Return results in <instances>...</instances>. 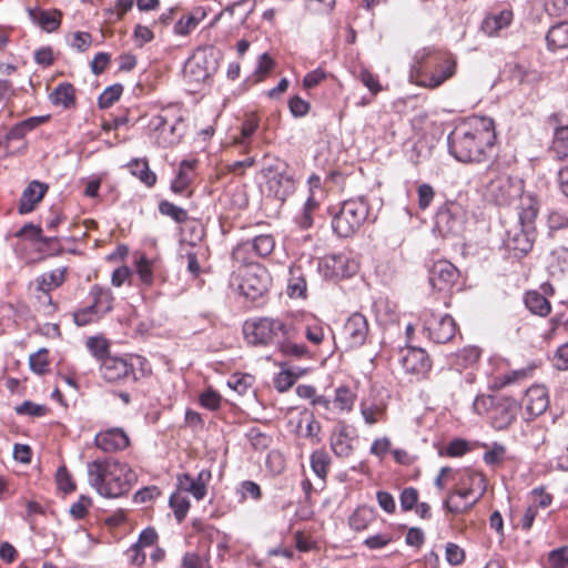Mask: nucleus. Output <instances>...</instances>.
<instances>
[{"mask_svg": "<svg viewBox=\"0 0 568 568\" xmlns=\"http://www.w3.org/2000/svg\"><path fill=\"white\" fill-rule=\"evenodd\" d=\"M469 450L470 446L468 442L462 438H456L448 443L444 452H440V455H446L448 457H460Z\"/></svg>", "mask_w": 568, "mask_h": 568, "instance_id": "nucleus-59", "label": "nucleus"}, {"mask_svg": "<svg viewBox=\"0 0 568 568\" xmlns=\"http://www.w3.org/2000/svg\"><path fill=\"white\" fill-rule=\"evenodd\" d=\"M353 428L345 422L339 420L332 429L329 444L337 457H348L353 452Z\"/></svg>", "mask_w": 568, "mask_h": 568, "instance_id": "nucleus-17", "label": "nucleus"}, {"mask_svg": "<svg viewBox=\"0 0 568 568\" xmlns=\"http://www.w3.org/2000/svg\"><path fill=\"white\" fill-rule=\"evenodd\" d=\"M275 247V240L271 234H261L252 240L239 243L232 251L233 260L246 263L251 258L246 254L256 257L268 256Z\"/></svg>", "mask_w": 568, "mask_h": 568, "instance_id": "nucleus-11", "label": "nucleus"}, {"mask_svg": "<svg viewBox=\"0 0 568 568\" xmlns=\"http://www.w3.org/2000/svg\"><path fill=\"white\" fill-rule=\"evenodd\" d=\"M212 479L211 470L202 469L196 477L190 474L178 476L179 489L184 494H191L196 500H202L207 494V485Z\"/></svg>", "mask_w": 568, "mask_h": 568, "instance_id": "nucleus-16", "label": "nucleus"}, {"mask_svg": "<svg viewBox=\"0 0 568 568\" xmlns=\"http://www.w3.org/2000/svg\"><path fill=\"white\" fill-rule=\"evenodd\" d=\"M535 368H536L535 364H529L524 368L515 369V371L506 373L501 376H498L495 379V386L497 388H503L505 386L516 384L524 379H527L532 375V372L535 371Z\"/></svg>", "mask_w": 568, "mask_h": 568, "instance_id": "nucleus-37", "label": "nucleus"}, {"mask_svg": "<svg viewBox=\"0 0 568 568\" xmlns=\"http://www.w3.org/2000/svg\"><path fill=\"white\" fill-rule=\"evenodd\" d=\"M63 281V272L62 271H52L49 273L42 274L38 278V290L43 292L49 300L50 296L48 295L49 291L58 287Z\"/></svg>", "mask_w": 568, "mask_h": 568, "instance_id": "nucleus-45", "label": "nucleus"}, {"mask_svg": "<svg viewBox=\"0 0 568 568\" xmlns=\"http://www.w3.org/2000/svg\"><path fill=\"white\" fill-rule=\"evenodd\" d=\"M413 61L410 77L425 88H438L456 72L454 55L435 48L426 47L417 50Z\"/></svg>", "mask_w": 568, "mask_h": 568, "instance_id": "nucleus-3", "label": "nucleus"}, {"mask_svg": "<svg viewBox=\"0 0 568 568\" xmlns=\"http://www.w3.org/2000/svg\"><path fill=\"white\" fill-rule=\"evenodd\" d=\"M92 43V36L89 32L77 31L71 34L69 44L79 52L87 51Z\"/></svg>", "mask_w": 568, "mask_h": 568, "instance_id": "nucleus-60", "label": "nucleus"}, {"mask_svg": "<svg viewBox=\"0 0 568 568\" xmlns=\"http://www.w3.org/2000/svg\"><path fill=\"white\" fill-rule=\"evenodd\" d=\"M87 475L90 487L105 498L126 495L138 479L129 464L113 457L97 458L88 463Z\"/></svg>", "mask_w": 568, "mask_h": 568, "instance_id": "nucleus-2", "label": "nucleus"}, {"mask_svg": "<svg viewBox=\"0 0 568 568\" xmlns=\"http://www.w3.org/2000/svg\"><path fill=\"white\" fill-rule=\"evenodd\" d=\"M385 413L383 404L362 402L361 414L366 424L373 425L382 419Z\"/></svg>", "mask_w": 568, "mask_h": 568, "instance_id": "nucleus-46", "label": "nucleus"}, {"mask_svg": "<svg viewBox=\"0 0 568 568\" xmlns=\"http://www.w3.org/2000/svg\"><path fill=\"white\" fill-rule=\"evenodd\" d=\"M526 307L536 315L546 316L550 313L549 301L537 291L527 292L525 295Z\"/></svg>", "mask_w": 568, "mask_h": 568, "instance_id": "nucleus-36", "label": "nucleus"}, {"mask_svg": "<svg viewBox=\"0 0 568 568\" xmlns=\"http://www.w3.org/2000/svg\"><path fill=\"white\" fill-rule=\"evenodd\" d=\"M538 213V203L531 197L527 196L521 202V207L518 213L519 227L536 232L535 220Z\"/></svg>", "mask_w": 568, "mask_h": 568, "instance_id": "nucleus-33", "label": "nucleus"}, {"mask_svg": "<svg viewBox=\"0 0 568 568\" xmlns=\"http://www.w3.org/2000/svg\"><path fill=\"white\" fill-rule=\"evenodd\" d=\"M524 400L526 409L531 416L541 415L549 404L547 390L540 385L528 388Z\"/></svg>", "mask_w": 568, "mask_h": 568, "instance_id": "nucleus-25", "label": "nucleus"}, {"mask_svg": "<svg viewBox=\"0 0 568 568\" xmlns=\"http://www.w3.org/2000/svg\"><path fill=\"white\" fill-rule=\"evenodd\" d=\"M254 377L250 374H234L227 385L240 395H244L253 385Z\"/></svg>", "mask_w": 568, "mask_h": 568, "instance_id": "nucleus-55", "label": "nucleus"}, {"mask_svg": "<svg viewBox=\"0 0 568 568\" xmlns=\"http://www.w3.org/2000/svg\"><path fill=\"white\" fill-rule=\"evenodd\" d=\"M239 491L241 494V499L245 500L246 498H252L253 500H260L262 497L261 487L252 480H244L241 483Z\"/></svg>", "mask_w": 568, "mask_h": 568, "instance_id": "nucleus-62", "label": "nucleus"}, {"mask_svg": "<svg viewBox=\"0 0 568 568\" xmlns=\"http://www.w3.org/2000/svg\"><path fill=\"white\" fill-rule=\"evenodd\" d=\"M159 211L161 214L171 217L176 223H184L187 220V212L183 207H180L169 201H162L159 204Z\"/></svg>", "mask_w": 568, "mask_h": 568, "instance_id": "nucleus-52", "label": "nucleus"}, {"mask_svg": "<svg viewBox=\"0 0 568 568\" xmlns=\"http://www.w3.org/2000/svg\"><path fill=\"white\" fill-rule=\"evenodd\" d=\"M406 373L423 375L430 368V361L423 348L406 347L402 351L399 359Z\"/></svg>", "mask_w": 568, "mask_h": 568, "instance_id": "nucleus-20", "label": "nucleus"}, {"mask_svg": "<svg viewBox=\"0 0 568 568\" xmlns=\"http://www.w3.org/2000/svg\"><path fill=\"white\" fill-rule=\"evenodd\" d=\"M296 394L298 397L310 399L313 406L328 410L331 408V399L324 395H317L316 388L312 385H298L296 387Z\"/></svg>", "mask_w": 568, "mask_h": 568, "instance_id": "nucleus-40", "label": "nucleus"}, {"mask_svg": "<svg viewBox=\"0 0 568 568\" xmlns=\"http://www.w3.org/2000/svg\"><path fill=\"white\" fill-rule=\"evenodd\" d=\"M43 121V118L33 116L17 123L7 134L9 140L22 139L28 132L33 130Z\"/></svg>", "mask_w": 568, "mask_h": 568, "instance_id": "nucleus-47", "label": "nucleus"}, {"mask_svg": "<svg viewBox=\"0 0 568 568\" xmlns=\"http://www.w3.org/2000/svg\"><path fill=\"white\" fill-rule=\"evenodd\" d=\"M123 92L121 84H113L104 89L98 99V104L101 109L110 108L115 101H118Z\"/></svg>", "mask_w": 568, "mask_h": 568, "instance_id": "nucleus-54", "label": "nucleus"}, {"mask_svg": "<svg viewBox=\"0 0 568 568\" xmlns=\"http://www.w3.org/2000/svg\"><path fill=\"white\" fill-rule=\"evenodd\" d=\"M128 168L130 173L148 187H152L156 183V174L150 170L146 159H133Z\"/></svg>", "mask_w": 568, "mask_h": 568, "instance_id": "nucleus-34", "label": "nucleus"}, {"mask_svg": "<svg viewBox=\"0 0 568 568\" xmlns=\"http://www.w3.org/2000/svg\"><path fill=\"white\" fill-rule=\"evenodd\" d=\"M329 464H331V458L324 449H317L312 453L311 468L318 478H321V479L326 478Z\"/></svg>", "mask_w": 568, "mask_h": 568, "instance_id": "nucleus-42", "label": "nucleus"}, {"mask_svg": "<svg viewBox=\"0 0 568 568\" xmlns=\"http://www.w3.org/2000/svg\"><path fill=\"white\" fill-rule=\"evenodd\" d=\"M94 445L104 453H114L125 449L130 439L122 428H110L99 432L94 437Z\"/></svg>", "mask_w": 568, "mask_h": 568, "instance_id": "nucleus-19", "label": "nucleus"}, {"mask_svg": "<svg viewBox=\"0 0 568 568\" xmlns=\"http://www.w3.org/2000/svg\"><path fill=\"white\" fill-rule=\"evenodd\" d=\"M373 520V513L367 508H357L348 518L349 527L355 531L365 530Z\"/></svg>", "mask_w": 568, "mask_h": 568, "instance_id": "nucleus-48", "label": "nucleus"}, {"mask_svg": "<svg viewBox=\"0 0 568 568\" xmlns=\"http://www.w3.org/2000/svg\"><path fill=\"white\" fill-rule=\"evenodd\" d=\"M300 337V328L296 323L292 326V336H284L276 346L285 356L301 358L307 354V348L303 344L296 343Z\"/></svg>", "mask_w": 568, "mask_h": 568, "instance_id": "nucleus-31", "label": "nucleus"}, {"mask_svg": "<svg viewBox=\"0 0 568 568\" xmlns=\"http://www.w3.org/2000/svg\"><path fill=\"white\" fill-rule=\"evenodd\" d=\"M16 236L24 237L33 242H41L43 244L55 241V237L43 236L41 227L32 223L23 225L19 231H17Z\"/></svg>", "mask_w": 568, "mask_h": 568, "instance_id": "nucleus-50", "label": "nucleus"}, {"mask_svg": "<svg viewBox=\"0 0 568 568\" xmlns=\"http://www.w3.org/2000/svg\"><path fill=\"white\" fill-rule=\"evenodd\" d=\"M546 41L551 51L568 48V21L552 26L546 34Z\"/></svg>", "mask_w": 568, "mask_h": 568, "instance_id": "nucleus-32", "label": "nucleus"}, {"mask_svg": "<svg viewBox=\"0 0 568 568\" xmlns=\"http://www.w3.org/2000/svg\"><path fill=\"white\" fill-rule=\"evenodd\" d=\"M369 220V205L365 197L344 201L332 219V229L339 237L354 235Z\"/></svg>", "mask_w": 568, "mask_h": 568, "instance_id": "nucleus-6", "label": "nucleus"}, {"mask_svg": "<svg viewBox=\"0 0 568 568\" xmlns=\"http://www.w3.org/2000/svg\"><path fill=\"white\" fill-rule=\"evenodd\" d=\"M357 395L349 386L343 384L335 388L331 399V408L325 410L333 414H348L353 410Z\"/></svg>", "mask_w": 568, "mask_h": 568, "instance_id": "nucleus-22", "label": "nucleus"}, {"mask_svg": "<svg viewBox=\"0 0 568 568\" xmlns=\"http://www.w3.org/2000/svg\"><path fill=\"white\" fill-rule=\"evenodd\" d=\"M473 488L458 487L448 493L443 507L452 514L468 511L485 494L486 483L484 476H475L469 484Z\"/></svg>", "mask_w": 568, "mask_h": 568, "instance_id": "nucleus-8", "label": "nucleus"}, {"mask_svg": "<svg viewBox=\"0 0 568 568\" xmlns=\"http://www.w3.org/2000/svg\"><path fill=\"white\" fill-rule=\"evenodd\" d=\"M100 371L106 382L115 383L122 379H135L133 364L123 357H106L100 364Z\"/></svg>", "mask_w": 568, "mask_h": 568, "instance_id": "nucleus-14", "label": "nucleus"}, {"mask_svg": "<svg viewBox=\"0 0 568 568\" xmlns=\"http://www.w3.org/2000/svg\"><path fill=\"white\" fill-rule=\"evenodd\" d=\"M169 504L173 509L176 520L181 523L190 509V500L187 496L179 489V491H175L170 496Z\"/></svg>", "mask_w": 568, "mask_h": 568, "instance_id": "nucleus-44", "label": "nucleus"}, {"mask_svg": "<svg viewBox=\"0 0 568 568\" xmlns=\"http://www.w3.org/2000/svg\"><path fill=\"white\" fill-rule=\"evenodd\" d=\"M516 410L515 404L497 407L495 413H499V416L495 415L493 417L495 427L501 429L510 425L516 418Z\"/></svg>", "mask_w": 568, "mask_h": 568, "instance_id": "nucleus-51", "label": "nucleus"}, {"mask_svg": "<svg viewBox=\"0 0 568 568\" xmlns=\"http://www.w3.org/2000/svg\"><path fill=\"white\" fill-rule=\"evenodd\" d=\"M28 13L34 23L48 32L57 30L61 23V13L57 10L45 11L38 8H29Z\"/></svg>", "mask_w": 568, "mask_h": 568, "instance_id": "nucleus-30", "label": "nucleus"}, {"mask_svg": "<svg viewBox=\"0 0 568 568\" xmlns=\"http://www.w3.org/2000/svg\"><path fill=\"white\" fill-rule=\"evenodd\" d=\"M513 21V11L504 9L496 14L487 16L483 23L481 30L489 37L496 36L500 30L507 28Z\"/></svg>", "mask_w": 568, "mask_h": 568, "instance_id": "nucleus-29", "label": "nucleus"}, {"mask_svg": "<svg viewBox=\"0 0 568 568\" xmlns=\"http://www.w3.org/2000/svg\"><path fill=\"white\" fill-rule=\"evenodd\" d=\"M480 192L487 202L499 206H508L521 196L524 183L518 178L489 166L483 176Z\"/></svg>", "mask_w": 568, "mask_h": 568, "instance_id": "nucleus-4", "label": "nucleus"}, {"mask_svg": "<svg viewBox=\"0 0 568 568\" xmlns=\"http://www.w3.org/2000/svg\"><path fill=\"white\" fill-rule=\"evenodd\" d=\"M506 457V447L499 443H493L485 452L483 459L489 466L499 465Z\"/></svg>", "mask_w": 568, "mask_h": 568, "instance_id": "nucleus-56", "label": "nucleus"}, {"mask_svg": "<svg viewBox=\"0 0 568 568\" xmlns=\"http://www.w3.org/2000/svg\"><path fill=\"white\" fill-rule=\"evenodd\" d=\"M445 558L450 566H460L466 558L465 550L455 542H447Z\"/></svg>", "mask_w": 568, "mask_h": 568, "instance_id": "nucleus-58", "label": "nucleus"}, {"mask_svg": "<svg viewBox=\"0 0 568 568\" xmlns=\"http://www.w3.org/2000/svg\"><path fill=\"white\" fill-rule=\"evenodd\" d=\"M496 141L495 122L489 116H473L448 135L449 153L459 162H481Z\"/></svg>", "mask_w": 568, "mask_h": 568, "instance_id": "nucleus-1", "label": "nucleus"}, {"mask_svg": "<svg viewBox=\"0 0 568 568\" xmlns=\"http://www.w3.org/2000/svg\"><path fill=\"white\" fill-rule=\"evenodd\" d=\"M292 320L280 317H253L244 322L243 334L248 344L277 346L284 336H292Z\"/></svg>", "mask_w": 568, "mask_h": 568, "instance_id": "nucleus-5", "label": "nucleus"}, {"mask_svg": "<svg viewBox=\"0 0 568 568\" xmlns=\"http://www.w3.org/2000/svg\"><path fill=\"white\" fill-rule=\"evenodd\" d=\"M50 99L55 105H61L65 109L72 106L75 100L73 85L70 83L59 84L50 94Z\"/></svg>", "mask_w": 568, "mask_h": 568, "instance_id": "nucleus-39", "label": "nucleus"}, {"mask_svg": "<svg viewBox=\"0 0 568 568\" xmlns=\"http://www.w3.org/2000/svg\"><path fill=\"white\" fill-rule=\"evenodd\" d=\"M551 149L557 159H568V125L556 129Z\"/></svg>", "mask_w": 568, "mask_h": 568, "instance_id": "nucleus-41", "label": "nucleus"}, {"mask_svg": "<svg viewBox=\"0 0 568 568\" xmlns=\"http://www.w3.org/2000/svg\"><path fill=\"white\" fill-rule=\"evenodd\" d=\"M511 80L519 84H535L541 79L540 72L523 63H517L510 70Z\"/></svg>", "mask_w": 568, "mask_h": 568, "instance_id": "nucleus-38", "label": "nucleus"}, {"mask_svg": "<svg viewBox=\"0 0 568 568\" xmlns=\"http://www.w3.org/2000/svg\"><path fill=\"white\" fill-rule=\"evenodd\" d=\"M301 420L305 422L304 430H301V437L310 440L312 445H318L322 442L320 436L321 424L314 417V414L304 409L301 412Z\"/></svg>", "mask_w": 568, "mask_h": 568, "instance_id": "nucleus-35", "label": "nucleus"}, {"mask_svg": "<svg viewBox=\"0 0 568 568\" xmlns=\"http://www.w3.org/2000/svg\"><path fill=\"white\" fill-rule=\"evenodd\" d=\"M418 207L426 210L434 200L435 191L428 183H422L417 187Z\"/></svg>", "mask_w": 568, "mask_h": 568, "instance_id": "nucleus-63", "label": "nucleus"}, {"mask_svg": "<svg viewBox=\"0 0 568 568\" xmlns=\"http://www.w3.org/2000/svg\"><path fill=\"white\" fill-rule=\"evenodd\" d=\"M422 320L424 332L434 343L444 344L455 336L456 323L450 315L424 311Z\"/></svg>", "mask_w": 568, "mask_h": 568, "instance_id": "nucleus-10", "label": "nucleus"}, {"mask_svg": "<svg viewBox=\"0 0 568 568\" xmlns=\"http://www.w3.org/2000/svg\"><path fill=\"white\" fill-rule=\"evenodd\" d=\"M303 375V371L298 369L297 372L292 369H282L274 377V387L280 392H287L295 382Z\"/></svg>", "mask_w": 568, "mask_h": 568, "instance_id": "nucleus-43", "label": "nucleus"}, {"mask_svg": "<svg viewBox=\"0 0 568 568\" xmlns=\"http://www.w3.org/2000/svg\"><path fill=\"white\" fill-rule=\"evenodd\" d=\"M536 239V232L523 227H515L508 232L505 241L506 247L514 252V255L521 257L531 251Z\"/></svg>", "mask_w": 568, "mask_h": 568, "instance_id": "nucleus-21", "label": "nucleus"}, {"mask_svg": "<svg viewBox=\"0 0 568 568\" xmlns=\"http://www.w3.org/2000/svg\"><path fill=\"white\" fill-rule=\"evenodd\" d=\"M464 219L460 215L459 207L452 205L437 215V225L448 233H459L463 229Z\"/></svg>", "mask_w": 568, "mask_h": 568, "instance_id": "nucleus-27", "label": "nucleus"}, {"mask_svg": "<svg viewBox=\"0 0 568 568\" xmlns=\"http://www.w3.org/2000/svg\"><path fill=\"white\" fill-rule=\"evenodd\" d=\"M48 191V185L37 180L29 183L23 190L19 201V212L21 214L30 213L34 210L36 205L43 199Z\"/></svg>", "mask_w": 568, "mask_h": 568, "instance_id": "nucleus-23", "label": "nucleus"}, {"mask_svg": "<svg viewBox=\"0 0 568 568\" xmlns=\"http://www.w3.org/2000/svg\"><path fill=\"white\" fill-rule=\"evenodd\" d=\"M270 285L271 276L261 265H247L239 274V292L251 301L262 297L268 291Z\"/></svg>", "mask_w": 568, "mask_h": 568, "instance_id": "nucleus-9", "label": "nucleus"}, {"mask_svg": "<svg viewBox=\"0 0 568 568\" xmlns=\"http://www.w3.org/2000/svg\"><path fill=\"white\" fill-rule=\"evenodd\" d=\"M400 507L404 511L412 510L418 501V491L414 487L405 488L399 496Z\"/></svg>", "mask_w": 568, "mask_h": 568, "instance_id": "nucleus-64", "label": "nucleus"}, {"mask_svg": "<svg viewBox=\"0 0 568 568\" xmlns=\"http://www.w3.org/2000/svg\"><path fill=\"white\" fill-rule=\"evenodd\" d=\"M267 191L280 201H284L295 190V181L293 176L285 170H268Z\"/></svg>", "mask_w": 568, "mask_h": 568, "instance_id": "nucleus-18", "label": "nucleus"}, {"mask_svg": "<svg viewBox=\"0 0 568 568\" xmlns=\"http://www.w3.org/2000/svg\"><path fill=\"white\" fill-rule=\"evenodd\" d=\"M149 128L153 131L156 144L162 148L178 144L185 133V124L182 118L168 111L152 116Z\"/></svg>", "mask_w": 568, "mask_h": 568, "instance_id": "nucleus-7", "label": "nucleus"}, {"mask_svg": "<svg viewBox=\"0 0 568 568\" xmlns=\"http://www.w3.org/2000/svg\"><path fill=\"white\" fill-rule=\"evenodd\" d=\"M457 277V268L445 260L435 262L428 272L429 284L437 291H445L452 287Z\"/></svg>", "mask_w": 568, "mask_h": 568, "instance_id": "nucleus-15", "label": "nucleus"}, {"mask_svg": "<svg viewBox=\"0 0 568 568\" xmlns=\"http://www.w3.org/2000/svg\"><path fill=\"white\" fill-rule=\"evenodd\" d=\"M288 280H287V295L292 298H305L306 297V278L305 274L302 271V267L298 265H293L288 271Z\"/></svg>", "mask_w": 568, "mask_h": 568, "instance_id": "nucleus-28", "label": "nucleus"}, {"mask_svg": "<svg viewBox=\"0 0 568 568\" xmlns=\"http://www.w3.org/2000/svg\"><path fill=\"white\" fill-rule=\"evenodd\" d=\"M87 347L91 354L100 362V364H102L106 357H111L109 354V344L103 337H90L87 341Z\"/></svg>", "mask_w": 568, "mask_h": 568, "instance_id": "nucleus-49", "label": "nucleus"}, {"mask_svg": "<svg viewBox=\"0 0 568 568\" xmlns=\"http://www.w3.org/2000/svg\"><path fill=\"white\" fill-rule=\"evenodd\" d=\"M347 257L344 255H325L317 260V272L324 278H334L346 276L348 272L345 270Z\"/></svg>", "mask_w": 568, "mask_h": 568, "instance_id": "nucleus-24", "label": "nucleus"}, {"mask_svg": "<svg viewBox=\"0 0 568 568\" xmlns=\"http://www.w3.org/2000/svg\"><path fill=\"white\" fill-rule=\"evenodd\" d=\"M369 333L367 318L361 313H353L345 322L342 338L349 348H357L365 344Z\"/></svg>", "mask_w": 568, "mask_h": 568, "instance_id": "nucleus-13", "label": "nucleus"}, {"mask_svg": "<svg viewBox=\"0 0 568 568\" xmlns=\"http://www.w3.org/2000/svg\"><path fill=\"white\" fill-rule=\"evenodd\" d=\"M89 296L92 300L91 305L101 317L113 310L114 296L109 287L95 284L90 288Z\"/></svg>", "mask_w": 568, "mask_h": 568, "instance_id": "nucleus-26", "label": "nucleus"}, {"mask_svg": "<svg viewBox=\"0 0 568 568\" xmlns=\"http://www.w3.org/2000/svg\"><path fill=\"white\" fill-rule=\"evenodd\" d=\"M215 61L210 60L205 51H197L184 64V77L191 84L205 82L215 72Z\"/></svg>", "mask_w": 568, "mask_h": 568, "instance_id": "nucleus-12", "label": "nucleus"}, {"mask_svg": "<svg viewBox=\"0 0 568 568\" xmlns=\"http://www.w3.org/2000/svg\"><path fill=\"white\" fill-rule=\"evenodd\" d=\"M480 357V349L476 346H467L457 353V361L463 366L474 365Z\"/></svg>", "mask_w": 568, "mask_h": 568, "instance_id": "nucleus-61", "label": "nucleus"}, {"mask_svg": "<svg viewBox=\"0 0 568 568\" xmlns=\"http://www.w3.org/2000/svg\"><path fill=\"white\" fill-rule=\"evenodd\" d=\"M29 365L33 373L42 375L49 369L48 351L41 348L29 357Z\"/></svg>", "mask_w": 568, "mask_h": 568, "instance_id": "nucleus-53", "label": "nucleus"}, {"mask_svg": "<svg viewBox=\"0 0 568 568\" xmlns=\"http://www.w3.org/2000/svg\"><path fill=\"white\" fill-rule=\"evenodd\" d=\"M99 318H101V315L93 308L91 304L73 313V320L78 326H85L98 321Z\"/></svg>", "mask_w": 568, "mask_h": 568, "instance_id": "nucleus-57", "label": "nucleus"}]
</instances>
